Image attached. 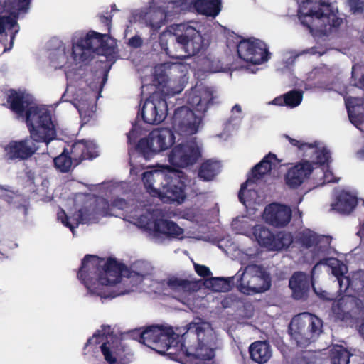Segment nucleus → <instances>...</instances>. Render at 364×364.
Wrapping results in <instances>:
<instances>
[{
	"label": "nucleus",
	"instance_id": "f257e3e1",
	"mask_svg": "<svg viewBox=\"0 0 364 364\" xmlns=\"http://www.w3.org/2000/svg\"><path fill=\"white\" fill-rule=\"evenodd\" d=\"M142 335L145 346L173 360L183 359L186 364H208L207 361L215 357L213 335L208 334L199 323H190L181 336L172 327L158 325L146 327Z\"/></svg>",
	"mask_w": 364,
	"mask_h": 364
},
{
	"label": "nucleus",
	"instance_id": "f03ea898",
	"mask_svg": "<svg viewBox=\"0 0 364 364\" xmlns=\"http://www.w3.org/2000/svg\"><path fill=\"white\" fill-rule=\"evenodd\" d=\"M26 125L30 135L23 139L12 140L4 146V159L7 161L26 160L38 149L36 143L48 144L56 136V130L50 111L33 107L26 112Z\"/></svg>",
	"mask_w": 364,
	"mask_h": 364
},
{
	"label": "nucleus",
	"instance_id": "7ed1b4c3",
	"mask_svg": "<svg viewBox=\"0 0 364 364\" xmlns=\"http://www.w3.org/2000/svg\"><path fill=\"white\" fill-rule=\"evenodd\" d=\"M125 264L109 257L106 261L96 255H86L82 260L77 278L90 291L102 298H114L121 294L115 290L121 282Z\"/></svg>",
	"mask_w": 364,
	"mask_h": 364
},
{
	"label": "nucleus",
	"instance_id": "20e7f679",
	"mask_svg": "<svg viewBox=\"0 0 364 364\" xmlns=\"http://www.w3.org/2000/svg\"><path fill=\"white\" fill-rule=\"evenodd\" d=\"M142 181L147 191L164 203L181 204L186 198V188L189 179L183 171L171 175L145 171L142 174Z\"/></svg>",
	"mask_w": 364,
	"mask_h": 364
},
{
	"label": "nucleus",
	"instance_id": "39448f33",
	"mask_svg": "<svg viewBox=\"0 0 364 364\" xmlns=\"http://www.w3.org/2000/svg\"><path fill=\"white\" fill-rule=\"evenodd\" d=\"M159 43L165 53L176 58L182 56L195 55L203 48V38L200 31L187 26L181 34L163 32L159 35Z\"/></svg>",
	"mask_w": 364,
	"mask_h": 364
},
{
	"label": "nucleus",
	"instance_id": "423d86ee",
	"mask_svg": "<svg viewBox=\"0 0 364 364\" xmlns=\"http://www.w3.org/2000/svg\"><path fill=\"white\" fill-rule=\"evenodd\" d=\"M288 331L298 347L306 348L323 332V321L311 313H300L291 318Z\"/></svg>",
	"mask_w": 364,
	"mask_h": 364
},
{
	"label": "nucleus",
	"instance_id": "0eeeda50",
	"mask_svg": "<svg viewBox=\"0 0 364 364\" xmlns=\"http://www.w3.org/2000/svg\"><path fill=\"white\" fill-rule=\"evenodd\" d=\"M297 2L299 19L311 33L325 28L336 18L329 4L316 5L311 0H297Z\"/></svg>",
	"mask_w": 364,
	"mask_h": 364
},
{
	"label": "nucleus",
	"instance_id": "6e6552de",
	"mask_svg": "<svg viewBox=\"0 0 364 364\" xmlns=\"http://www.w3.org/2000/svg\"><path fill=\"white\" fill-rule=\"evenodd\" d=\"M236 285L240 291L253 294L267 291L271 286L269 274L264 268L257 264H249L236 274Z\"/></svg>",
	"mask_w": 364,
	"mask_h": 364
},
{
	"label": "nucleus",
	"instance_id": "1a4fd4ad",
	"mask_svg": "<svg viewBox=\"0 0 364 364\" xmlns=\"http://www.w3.org/2000/svg\"><path fill=\"white\" fill-rule=\"evenodd\" d=\"M175 135L171 129H155L147 137L139 139L134 147V151L139 156L149 160L156 154L171 147L175 143Z\"/></svg>",
	"mask_w": 364,
	"mask_h": 364
},
{
	"label": "nucleus",
	"instance_id": "9d476101",
	"mask_svg": "<svg viewBox=\"0 0 364 364\" xmlns=\"http://www.w3.org/2000/svg\"><path fill=\"white\" fill-rule=\"evenodd\" d=\"M109 35L94 31L73 43L72 57L76 62L84 63L92 58V53L102 54L108 48Z\"/></svg>",
	"mask_w": 364,
	"mask_h": 364
},
{
	"label": "nucleus",
	"instance_id": "9b49d317",
	"mask_svg": "<svg viewBox=\"0 0 364 364\" xmlns=\"http://www.w3.org/2000/svg\"><path fill=\"white\" fill-rule=\"evenodd\" d=\"M237 53L240 59L253 65L262 64L269 58L266 44L255 38L242 39L237 46Z\"/></svg>",
	"mask_w": 364,
	"mask_h": 364
},
{
	"label": "nucleus",
	"instance_id": "f8f14e48",
	"mask_svg": "<svg viewBox=\"0 0 364 364\" xmlns=\"http://www.w3.org/2000/svg\"><path fill=\"white\" fill-rule=\"evenodd\" d=\"M31 0H5L0 7V13H7L8 16H0V35L7 37L6 29H12L18 26L20 14L28 11Z\"/></svg>",
	"mask_w": 364,
	"mask_h": 364
},
{
	"label": "nucleus",
	"instance_id": "ddd939ff",
	"mask_svg": "<svg viewBox=\"0 0 364 364\" xmlns=\"http://www.w3.org/2000/svg\"><path fill=\"white\" fill-rule=\"evenodd\" d=\"M332 311L337 320L348 322L363 315L364 304L356 296L344 295L333 303Z\"/></svg>",
	"mask_w": 364,
	"mask_h": 364
},
{
	"label": "nucleus",
	"instance_id": "4468645a",
	"mask_svg": "<svg viewBox=\"0 0 364 364\" xmlns=\"http://www.w3.org/2000/svg\"><path fill=\"white\" fill-rule=\"evenodd\" d=\"M141 114L146 124H155L163 122L168 114L167 99L162 97L161 92H153L146 100L141 109Z\"/></svg>",
	"mask_w": 364,
	"mask_h": 364
},
{
	"label": "nucleus",
	"instance_id": "2eb2a0df",
	"mask_svg": "<svg viewBox=\"0 0 364 364\" xmlns=\"http://www.w3.org/2000/svg\"><path fill=\"white\" fill-rule=\"evenodd\" d=\"M273 163V152L269 151L258 164L254 166L247 174V178L241 184L238 198L240 201L245 204L244 194L247 190L248 186L258 185L263 181H267V178L270 175Z\"/></svg>",
	"mask_w": 364,
	"mask_h": 364
},
{
	"label": "nucleus",
	"instance_id": "dca6fc26",
	"mask_svg": "<svg viewBox=\"0 0 364 364\" xmlns=\"http://www.w3.org/2000/svg\"><path fill=\"white\" fill-rule=\"evenodd\" d=\"M200 156V148L191 141L174 146L168 155V161L174 166L185 168L194 164Z\"/></svg>",
	"mask_w": 364,
	"mask_h": 364
},
{
	"label": "nucleus",
	"instance_id": "f3484780",
	"mask_svg": "<svg viewBox=\"0 0 364 364\" xmlns=\"http://www.w3.org/2000/svg\"><path fill=\"white\" fill-rule=\"evenodd\" d=\"M136 16L139 22L143 23L150 28L151 35L159 32L166 24L167 13L166 10L151 0L148 5L138 10Z\"/></svg>",
	"mask_w": 364,
	"mask_h": 364
},
{
	"label": "nucleus",
	"instance_id": "a211bd4d",
	"mask_svg": "<svg viewBox=\"0 0 364 364\" xmlns=\"http://www.w3.org/2000/svg\"><path fill=\"white\" fill-rule=\"evenodd\" d=\"M200 119L186 106L175 109L172 117L173 128L181 135H192L198 132Z\"/></svg>",
	"mask_w": 364,
	"mask_h": 364
},
{
	"label": "nucleus",
	"instance_id": "6ab92c4d",
	"mask_svg": "<svg viewBox=\"0 0 364 364\" xmlns=\"http://www.w3.org/2000/svg\"><path fill=\"white\" fill-rule=\"evenodd\" d=\"M154 82L159 89L154 92H161L162 97L166 99L179 94L183 90V85L179 80H171L169 78L166 67L161 64L155 68L154 74Z\"/></svg>",
	"mask_w": 364,
	"mask_h": 364
},
{
	"label": "nucleus",
	"instance_id": "aec40b11",
	"mask_svg": "<svg viewBox=\"0 0 364 364\" xmlns=\"http://www.w3.org/2000/svg\"><path fill=\"white\" fill-rule=\"evenodd\" d=\"M186 95L187 103L196 111L201 113H205L210 106L218 103L214 91L208 87L192 88Z\"/></svg>",
	"mask_w": 364,
	"mask_h": 364
},
{
	"label": "nucleus",
	"instance_id": "412c9836",
	"mask_svg": "<svg viewBox=\"0 0 364 364\" xmlns=\"http://www.w3.org/2000/svg\"><path fill=\"white\" fill-rule=\"evenodd\" d=\"M100 349L108 364H129L131 362L132 354L130 350L117 338L112 343H103Z\"/></svg>",
	"mask_w": 364,
	"mask_h": 364
},
{
	"label": "nucleus",
	"instance_id": "4be33fe9",
	"mask_svg": "<svg viewBox=\"0 0 364 364\" xmlns=\"http://www.w3.org/2000/svg\"><path fill=\"white\" fill-rule=\"evenodd\" d=\"M313 170L310 161L304 159L287 171L284 176L285 183L291 188H297L309 178Z\"/></svg>",
	"mask_w": 364,
	"mask_h": 364
},
{
	"label": "nucleus",
	"instance_id": "5701e85b",
	"mask_svg": "<svg viewBox=\"0 0 364 364\" xmlns=\"http://www.w3.org/2000/svg\"><path fill=\"white\" fill-rule=\"evenodd\" d=\"M69 152L75 162V166H78L84 160H92L98 156L95 144L85 139L74 141L70 146Z\"/></svg>",
	"mask_w": 364,
	"mask_h": 364
},
{
	"label": "nucleus",
	"instance_id": "b1692460",
	"mask_svg": "<svg viewBox=\"0 0 364 364\" xmlns=\"http://www.w3.org/2000/svg\"><path fill=\"white\" fill-rule=\"evenodd\" d=\"M151 230L155 237L165 235L167 237L173 238H178L184 232L183 229L176 223L166 219H156Z\"/></svg>",
	"mask_w": 364,
	"mask_h": 364
},
{
	"label": "nucleus",
	"instance_id": "393cba45",
	"mask_svg": "<svg viewBox=\"0 0 364 364\" xmlns=\"http://www.w3.org/2000/svg\"><path fill=\"white\" fill-rule=\"evenodd\" d=\"M6 104L9 109L18 116L26 117L27 110L34 106H29V102L25 99L24 93L10 89L6 95Z\"/></svg>",
	"mask_w": 364,
	"mask_h": 364
},
{
	"label": "nucleus",
	"instance_id": "a878e982",
	"mask_svg": "<svg viewBox=\"0 0 364 364\" xmlns=\"http://www.w3.org/2000/svg\"><path fill=\"white\" fill-rule=\"evenodd\" d=\"M348 117L356 127L364 124V98L349 97L346 100Z\"/></svg>",
	"mask_w": 364,
	"mask_h": 364
},
{
	"label": "nucleus",
	"instance_id": "bb28decb",
	"mask_svg": "<svg viewBox=\"0 0 364 364\" xmlns=\"http://www.w3.org/2000/svg\"><path fill=\"white\" fill-rule=\"evenodd\" d=\"M289 286L292 290L293 297L301 299L307 296L309 290V277L304 272H295L289 279Z\"/></svg>",
	"mask_w": 364,
	"mask_h": 364
},
{
	"label": "nucleus",
	"instance_id": "cd10ccee",
	"mask_svg": "<svg viewBox=\"0 0 364 364\" xmlns=\"http://www.w3.org/2000/svg\"><path fill=\"white\" fill-rule=\"evenodd\" d=\"M92 213L87 208H80L73 215V221L75 225H73L70 221V218L66 215L63 210L58 213V219L61 220L62 223L70 228L71 231L79 225V224L89 223L92 220Z\"/></svg>",
	"mask_w": 364,
	"mask_h": 364
},
{
	"label": "nucleus",
	"instance_id": "c85d7f7f",
	"mask_svg": "<svg viewBox=\"0 0 364 364\" xmlns=\"http://www.w3.org/2000/svg\"><path fill=\"white\" fill-rule=\"evenodd\" d=\"M357 204L356 196L343 191L337 196L336 202L332 204V208L340 213L349 214L354 210Z\"/></svg>",
	"mask_w": 364,
	"mask_h": 364
},
{
	"label": "nucleus",
	"instance_id": "c756f323",
	"mask_svg": "<svg viewBox=\"0 0 364 364\" xmlns=\"http://www.w3.org/2000/svg\"><path fill=\"white\" fill-rule=\"evenodd\" d=\"M249 353L251 359L259 364L267 363L272 355L270 346L266 341L252 343L249 347Z\"/></svg>",
	"mask_w": 364,
	"mask_h": 364
},
{
	"label": "nucleus",
	"instance_id": "7c9ffc66",
	"mask_svg": "<svg viewBox=\"0 0 364 364\" xmlns=\"http://www.w3.org/2000/svg\"><path fill=\"white\" fill-rule=\"evenodd\" d=\"M220 165L218 161L208 159L198 168V177L203 181H211L220 173Z\"/></svg>",
	"mask_w": 364,
	"mask_h": 364
},
{
	"label": "nucleus",
	"instance_id": "2f4dec72",
	"mask_svg": "<svg viewBox=\"0 0 364 364\" xmlns=\"http://www.w3.org/2000/svg\"><path fill=\"white\" fill-rule=\"evenodd\" d=\"M196 12L208 16L216 17L222 9L221 0H196Z\"/></svg>",
	"mask_w": 364,
	"mask_h": 364
},
{
	"label": "nucleus",
	"instance_id": "473e14b6",
	"mask_svg": "<svg viewBox=\"0 0 364 364\" xmlns=\"http://www.w3.org/2000/svg\"><path fill=\"white\" fill-rule=\"evenodd\" d=\"M308 154L311 159L310 163L315 165L328 166L331 159V153L326 148L318 149V143L315 141L311 144V147L308 150Z\"/></svg>",
	"mask_w": 364,
	"mask_h": 364
},
{
	"label": "nucleus",
	"instance_id": "72a5a7b5",
	"mask_svg": "<svg viewBox=\"0 0 364 364\" xmlns=\"http://www.w3.org/2000/svg\"><path fill=\"white\" fill-rule=\"evenodd\" d=\"M344 291L350 290L354 293L359 294L364 290V271L359 269L353 272L345 278Z\"/></svg>",
	"mask_w": 364,
	"mask_h": 364
},
{
	"label": "nucleus",
	"instance_id": "f704fd0d",
	"mask_svg": "<svg viewBox=\"0 0 364 364\" xmlns=\"http://www.w3.org/2000/svg\"><path fill=\"white\" fill-rule=\"evenodd\" d=\"M292 211L287 205L274 202V228H283L291 221Z\"/></svg>",
	"mask_w": 364,
	"mask_h": 364
},
{
	"label": "nucleus",
	"instance_id": "c9c22d12",
	"mask_svg": "<svg viewBox=\"0 0 364 364\" xmlns=\"http://www.w3.org/2000/svg\"><path fill=\"white\" fill-rule=\"evenodd\" d=\"M253 235L262 247L273 250V232L262 225H256L253 228Z\"/></svg>",
	"mask_w": 364,
	"mask_h": 364
},
{
	"label": "nucleus",
	"instance_id": "e433bc0d",
	"mask_svg": "<svg viewBox=\"0 0 364 364\" xmlns=\"http://www.w3.org/2000/svg\"><path fill=\"white\" fill-rule=\"evenodd\" d=\"M302 92L293 90L283 96L274 97V105H286L289 107H296L302 101Z\"/></svg>",
	"mask_w": 364,
	"mask_h": 364
},
{
	"label": "nucleus",
	"instance_id": "4c0bfd02",
	"mask_svg": "<svg viewBox=\"0 0 364 364\" xmlns=\"http://www.w3.org/2000/svg\"><path fill=\"white\" fill-rule=\"evenodd\" d=\"M54 166L60 172L68 173L73 167H75V162L70 155L69 150L66 148L62 153L53 159Z\"/></svg>",
	"mask_w": 364,
	"mask_h": 364
},
{
	"label": "nucleus",
	"instance_id": "58836bf2",
	"mask_svg": "<svg viewBox=\"0 0 364 364\" xmlns=\"http://www.w3.org/2000/svg\"><path fill=\"white\" fill-rule=\"evenodd\" d=\"M237 278L236 274L234 277L223 278V277H212L209 283L213 291L218 292L228 291L232 287L236 284Z\"/></svg>",
	"mask_w": 364,
	"mask_h": 364
},
{
	"label": "nucleus",
	"instance_id": "ea45409f",
	"mask_svg": "<svg viewBox=\"0 0 364 364\" xmlns=\"http://www.w3.org/2000/svg\"><path fill=\"white\" fill-rule=\"evenodd\" d=\"M295 241L297 244L306 249L316 245L320 242L318 236L309 229L300 232L296 235Z\"/></svg>",
	"mask_w": 364,
	"mask_h": 364
},
{
	"label": "nucleus",
	"instance_id": "a19ab883",
	"mask_svg": "<svg viewBox=\"0 0 364 364\" xmlns=\"http://www.w3.org/2000/svg\"><path fill=\"white\" fill-rule=\"evenodd\" d=\"M294 237L290 232L280 231L274 234V251L287 250L293 243Z\"/></svg>",
	"mask_w": 364,
	"mask_h": 364
},
{
	"label": "nucleus",
	"instance_id": "79ce46f5",
	"mask_svg": "<svg viewBox=\"0 0 364 364\" xmlns=\"http://www.w3.org/2000/svg\"><path fill=\"white\" fill-rule=\"evenodd\" d=\"M351 354L341 346L334 348L331 352L332 364H348Z\"/></svg>",
	"mask_w": 364,
	"mask_h": 364
},
{
	"label": "nucleus",
	"instance_id": "37998d69",
	"mask_svg": "<svg viewBox=\"0 0 364 364\" xmlns=\"http://www.w3.org/2000/svg\"><path fill=\"white\" fill-rule=\"evenodd\" d=\"M167 285L172 289H181L185 291H189L193 290V288L196 287V282L185 279L172 277L167 281Z\"/></svg>",
	"mask_w": 364,
	"mask_h": 364
},
{
	"label": "nucleus",
	"instance_id": "c03bdc74",
	"mask_svg": "<svg viewBox=\"0 0 364 364\" xmlns=\"http://www.w3.org/2000/svg\"><path fill=\"white\" fill-rule=\"evenodd\" d=\"M287 137L289 143L292 146H296L299 149V150L303 151V154H302L303 156H304V157L309 156L308 150H309V147H311L312 143H304L299 140L293 139L289 136H287Z\"/></svg>",
	"mask_w": 364,
	"mask_h": 364
},
{
	"label": "nucleus",
	"instance_id": "a18cd8bd",
	"mask_svg": "<svg viewBox=\"0 0 364 364\" xmlns=\"http://www.w3.org/2000/svg\"><path fill=\"white\" fill-rule=\"evenodd\" d=\"M196 0H176L175 4L183 11H196Z\"/></svg>",
	"mask_w": 364,
	"mask_h": 364
},
{
	"label": "nucleus",
	"instance_id": "49530a36",
	"mask_svg": "<svg viewBox=\"0 0 364 364\" xmlns=\"http://www.w3.org/2000/svg\"><path fill=\"white\" fill-rule=\"evenodd\" d=\"M262 220L269 225H273V202L269 203L262 214Z\"/></svg>",
	"mask_w": 364,
	"mask_h": 364
},
{
	"label": "nucleus",
	"instance_id": "de8ad7c7",
	"mask_svg": "<svg viewBox=\"0 0 364 364\" xmlns=\"http://www.w3.org/2000/svg\"><path fill=\"white\" fill-rule=\"evenodd\" d=\"M104 339H105V338L101 335V331L100 330H97L93 334V336L87 341V342L85 345L84 349H85L87 347H88L89 346L92 345V344L95 346H97V345L100 344L101 343H102V344L103 343H109V342L108 341H104Z\"/></svg>",
	"mask_w": 364,
	"mask_h": 364
},
{
	"label": "nucleus",
	"instance_id": "09e8293b",
	"mask_svg": "<svg viewBox=\"0 0 364 364\" xmlns=\"http://www.w3.org/2000/svg\"><path fill=\"white\" fill-rule=\"evenodd\" d=\"M348 4L353 14H361L364 11L363 0H348Z\"/></svg>",
	"mask_w": 364,
	"mask_h": 364
},
{
	"label": "nucleus",
	"instance_id": "8fccbe9b",
	"mask_svg": "<svg viewBox=\"0 0 364 364\" xmlns=\"http://www.w3.org/2000/svg\"><path fill=\"white\" fill-rule=\"evenodd\" d=\"M142 333L143 329L141 328H135L127 333L129 337L145 345V336H143Z\"/></svg>",
	"mask_w": 364,
	"mask_h": 364
},
{
	"label": "nucleus",
	"instance_id": "3c124183",
	"mask_svg": "<svg viewBox=\"0 0 364 364\" xmlns=\"http://www.w3.org/2000/svg\"><path fill=\"white\" fill-rule=\"evenodd\" d=\"M194 269L196 272L202 277H207L212 274L210 269L205 265L195 264Z\"/></svg>",
	"mask_w": 364,
	"mask_h": 364
},
{
	"label": "nucleus",
	"instance_id": "603ef678",
	"mask_svg": "<svg viewBox=\"0 0 364 364\" xmlns=\"http://www.w3.org/2000/svg\"><path fill=\"white\" fill-rule=\"evenodd\" d=\"M332 274L337 278L339 286H342V283L346 281L345 278H347V276H344L342 268L341 267H333Z\"/></svg>",
	"mask_w": 364,
	"mask_h": 364
},
{
	"label": "nucleus",
	"instance_id": "864d4df0",
	"mask_svg": "<svg viewBox=\"0 0 364 364\" xmlns=\"http://www.w3.org/2000/svg\"><path fill=\"white\" fill-rule=\"evenodd\" d=\"M99 18H100V22L105 26L107 27V30L108 33H109L110 28H111L112 16H111V15L105 16L103 14H100Z\"/></svg>",
	"mask_w": 364,
	"mask_h": 364
},
{
	"label": "nucleus",
	"instance_id": "5fc2aeb1",
	"mask_svg": "<svg viewBox=\"0 0 364 364\" xmlns=\"http://www.w3.org/2000/svg\"><path fill=\"white\" fill-rule=\"evenodd\" d=\"M142 43V39L139 36H134L129 39V46L134 48H140Z\"/></svg>",
	"mask_w": 364,
	"mask_h": 364
},
{
	"label": "nucleus",
	"instance_id": "6e6d98bb",
	"mask_svg": "<svg viewBox=\"0 0 364 364\" xmlns=\"http://www.w3.org/2000/svg\"><path fill=\"white\" fill-rule=\"evenodd\" d=\"M101 331V335L107 340L108 337H112L113 336V331H112L110 326H102V329L100 330Z\"/></svg>",
	"mask_w": 364,
	"mask_h": 364
},
{
	"label": "nucleus",
	"instance_id": "4d7b16f0",
	"mask_svg": "<svg viewBox=\"0 0 364 364\" xmlns=\"http://www.w3.org/2000/svg\"><path fill=\"white\" fill-rule=\"evenodd\" d=\"M127 141L129 144H133V143H135V141H136V139L137 137L136 136V132L134 129H132L127 134Z\"/></svg>",
	"mask_w": 364,
	"mask_h": 364
},
{
	"label": "nucleus",
	"instance_id": "13d9d810",
	"mask_svg": "<svg viewBox=\"0 0 364 364\" xmlns=\"http://www.w3.org/2000/svg\"><path fill=\"white\" fill-rule=\"evenodd\" d=\"M277 348L281 351L282 354L283 355L284 357L286 356V355L288 353V350H289V348L287 346H280L279 345V343L277 342Z\"/></svg>",
	"mask_w": 364,
	"mask_h": 364
},
{
	"label": "nucleus",
	"instance_id": "bf43d9fd",
	"mask_svg": "<svg viewBox=\"0 0 364 364\" xmlns=\"http://www.w3.org/2000/svg\"><path fill=\"white\" fill-rule=\"evenodd\" d=\"M18 32V29H16L15 31L11 35L10 38H11V41H10V48H4V51H6V50H9L11 49V48L13 46V43H14V40L15 38V36L16 34Z\"/></svg>",
	"mask_w": 364,
	"mask_h": 364
},
{
	"label": "nucleus",
	"instance_id": "052dcab7",
	"mask_svg": "<svg viewBox=\"0 0 364 364\" xmlns=\"http://www.w3.org/2000/svg\"><path fill=\"white\" fill-rule=\"evenodd\" d=\"M355 85L364 90V75H362L361 77L359 78V80L358 82L355 83Z\"/></svg>",
	"mask_w": 364,
	"mask_h": 364
},
{
	"label": "nucleus",
	"instance_id": "680f3d73",
	"mask_svg": "<svg viewBox=\"0 0 364 364\" xmlns=\"http://www.w3.org/2000/svg\"><path fill=\"white\" fill-rule=\"evenodd\" d=\"M356 154L358 158L360 159H364V149L358 150Z\"/></svg>",
	"mask_w": 364,
	"mask_h": 364
},
{
	"label": "nucleus",
	"instance_id": "e2e57ef3",
	"mask_svg": "<svg viewBox=\"0 0 364 364\" xmlns=\"http://www.w3.org/2000/svg\"><path fill=\"white\" fill-rule=\"evenodd\" d=\"M232 111H235V112H238V113H240V112H242V109H241L240 105H237V104H236V105H235L233 106V107H232Z\"/></svg>",
	"mask_w": 364,
	"mask_h": 364
},
{
	"label": "nucleus",
	"instance_id": "0e129e2a",
	"mask_svg": "<svg viewBox=\"0 0 364 364\" xmlns=\"http://www.w3.org/2000/svg\"><path fill=\"white\" fill-rule=\"evenodd\" d=\"M321 298L324 300H326V301H332L333 300V296H326V295H324L323 294H321Z\"/></svg>",
	"mask_w": 364,
	"mask_h": 364
},
{
	"label": "nucleus",
	"instance_id": "69168bd1",
	"mask_svg": "<svg viewBox=\"0 0 364 364\" xmlns=\"http://www.w3.org/2000/svg\"><path fill=\"white\" fill-rule=\"evenodd\" d=\"M345 284H346L345 282H343L342 286H339L341 291H344Z\"/></svg>",
	"mask_w": 364,
	"mask_h": 364
},
{
	"label": "nucleus",
	"instance_id": "338daca9",
	"mask_svg": "<svg viewBox=\"0 0 364 364\" xmlns=\"http://www.w3.org/2000/svg\"><path fill=\"white\" fill-rule=\"evenodd\" d=\"M111 7H112V11H115V10H117L116 5H115L114 4H112Z\"/></svg>",
	"mask_w": 364,
	"mask_h": 364
},
{
	"label": "nucleus",
	"instance_id": "774afa93",
	"mask_svg": "<svg viewBox=\"0 0 364 364\" xmlns=\"http://www.w3.org/2000/svg\"><path fill=\"white\" fill-rule=\"evenodd\" d=\"M134 167L131 168L130 173L131 174H134Z\"/></svg>",
	"mask_w": 364,
	"mask_h": 364
}]
</instances>
